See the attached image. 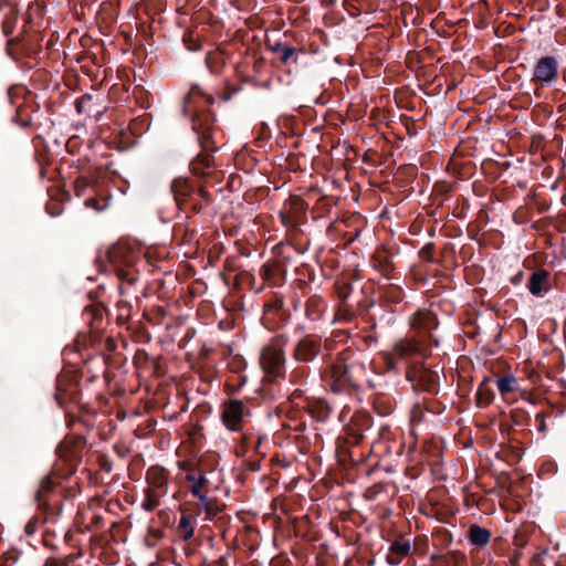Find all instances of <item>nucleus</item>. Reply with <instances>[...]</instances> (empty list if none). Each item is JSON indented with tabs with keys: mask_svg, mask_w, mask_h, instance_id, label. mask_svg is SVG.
I'll return each instance as SVG.
<instances>
[{
	"mask_svg": "<svg viewBox=\"0 0 566 566\" xmlns=\"http://www.w3.org/2000/svg\"><path fill=\"white\" fill-rule=\"evenodd\" d=\"M214 104V97L199 85H193L186 99L185 112L191 115L192 129L198 134L202 151L190 163V171L200 178H208L213 174V158L210 154L216 146L214 115L210 107Z\"/></svg>",
	"mask_w": 566,
	"mask_h": 566,
	"instance_id": "f257e3e1",
	"label": "nucleus"
},
{
	"mask_svg": "<svg viewBox=\"0 0 566 566\" xmlns=\"http://www.w3.org/2000/svg\"><path fill=\"white\" fill-rule=\"evenodd\" d=\"M361 354L350 348L343 350L322 373V379L327 388L335 394L349 391L358 387L365 375Z\"/></svg>",
	"mask_w": 566,
	"mask_h": 566,
	"instance_id": "f03ea898",
	"label": "nucleus"
},
{
	"mask_svg": "<svg viewBox=\"0 0 566 566\" xmlns=\"http://www.w3.org/2000/svg\"><path fill=\"white\" fill-rule=\"evenodd\" d=\"M287 338L276 335L263 346L260 354V366L270 381L283 378L285 375V347Z\"/></svg>",
	"mask_w": 566,
	"mask_h": 566,
	"instance_id": "7ed1b4c3",
	"label": "nucleus"
},
{
	"mask_svg": "<svg viewBox=\"0 0 566 566\" xmlns=\"http://www.w3.org/2000/svg\"><path fill=\"white\" fill-rule=\"evenodd\" d=\"M107 259L113 265L114 271L122 284L133 285L138 273L134 269V264L138 259V252L127 242H118L107 251Z\"/></svg>",
	"mask_w": 566,
	"mask_h": 566,
	"instance_id": "20e7f679",
	"label": "nucleus"
},
{
	"mask_svg": "<svg viewBox=\"0 0 566 566\" xmlns=\"http://www.w3.org/2000/svg\"><path fill=\"white\" fill-rule=\"evenodd\" d=\"M145 481L142 507L147 512H153L159 507L161 499L168 493L170 474L161 465H151L146 471Z\"/></svg>",
	"mask_w": 566,
	"mask_h": 566,
	"instance_id": "39448f33",
	"label": "nucleus"
},
{
	"mask_svg": "<svg viewBox=\"0 0 566 566\" xmlns=\"http://www.w3.org/2000/svg\"><path fill=\"white\" fill-rule=\"evenodd\" d=\"M67 168L69 166L66 164H62L57 167L56 170L60 179L56 180L49 190L50 199L46 203V211L53 217L60 216L63 212L65 205L70 201V195L66 189V177L64 175V172H67Z\"/></svg>",
	"mask_w": 566,
	"mask_h": 566,
	"instance_id": "423d86ee",
	"label": "nucleus"
},
{
	"mask_svg": "<svg viewBox=\"0 0 566 566\" xmlns=\"http://www.w3.org/2000/svg\"><path fill=\"white\" fill-rule=\"evenodd\" d=\"M427 356L426 346L413 338L400 339L397 342L390 353L387 354V364L390 368L396 367L398 360L409 363L413 358H424Z\"/></svg>",
	"mask_w": 566,
	"mask_h": 566,
	"instance_id": "0eeeda50",
	"label": "nucleus"
},
{
	"mask_svg": "<svg viewBox=\"0 0 566 566\" xmlns=\"http://www.w3.org/2000/svg\"><path fill=\"white\" fill-rule=\"evenodd\" d=\"M558 78V63L554 56H542L535 64L532 83L536 88L551 86Z\"/></svg>",
	"mask_w": 566,
	"mask_h": 566,
	"instance_id": "6e6552de",
	"label": "nucleus"
},
{
	"mask_svg": "<svg viewBox=\"0 0 566 566\" xmlns=\"http://www.w3.org/2000/svg\"><path fill=\"white\" fill-rule=\"evenodd\" d=\"M171 192L180 209L190 207L195 212H199L202 209V203L195 201V190L188 179H175L171 184Z\"/></svg>",
	"mask_w": 566,
	"mask_h": 566,
	"instance_id": "1a4fd4ad",
	"label": "nucleus"
},
{
	"mask_svg": "<svg viewBox=\"0 0 566 566\" xmlns=\"http://www.w3.org/2000/svg\"><path fill=\"white\" fill-rule=\"evenodd\" d=\"M322 340L316 335L303 336L293 349V358L300 363H311L321 353Z\"/></svg>",
	"mask_w": 566,
	"mask_h": 566,
	"instance_id": "9d476101",
	"label": "nucleus"
},
{
	"mask_svg": "<svg viewBox=\"0 0 566 566\" xmlns=\"http://www.w3.org/2000/svg\"><path fill=\"white\" fill-rule=\"evenodd\" d=\"M305 210V201L300 196H291L280 212L282 223L285 227H296L302 222Z\"/></svg>",
	"mask_w": 566,
	"mask_h": 566,
	"instance_id": "9b49d317",
	"label": "nucleus"
},
{
	"mask_svg": "<svg viewBox=\"0 0 566 566\" xmlns=\"http://www.w3.org/2000/svg\"><path fill=\"white\" fill-rule=\"evenodd\" d=\"M248 413L249 411L242 401L231 399L223 405L222 421L229 430L239 431L243 417Z\"/></svg>",
	"mask_w": 566,
	"mask_h": 566,
	"instance_id": "f8f14e48",
	"label": "nucleus"
},
{
	"mask_svg": "<svg viewBox=\"0 0 566 566\" xmlns=\"http://www.w3.org/2000/svg\"><path fill=\"white\" fill-rule=\"evenodd\" d=\"M410 326L419 334H428L429 339L432 340L434 345H438V342L431 334V331L438 326L437 316L432 312L428 310L418 311L410 317Z\"/></svg>",
	"mask_w": 566,
	"mask_h": 566,
	"instance_id": "ddd939ff",
	"label": "nucleus"
},
{
	"mask_svg": "<svg viewBox=\"0 0 566 566\" xmlns=\"http://www.w3.org/2000/svg\"><path fill=\"white\" fill-rule=\"evenodd\" d=\"M406 375L410 381H417L418 386L423 390H436L439 380V376L436 371L429 370L422 366L420 368L408 367Z\"/></svg>",
	"mask_w": 566,
	"mask_h": 566,
	"instance_id": "4468645a",
	"label": "nucleus"
},
{
	"mask_svg": "<svg viewBox=\"0 0 566 566\" xmlns=\"http://www.w3.org/2000/svg\"><path fill=\"white\" fill-rule=\"evenodd\" d=\"M371 427V419L366 413H355L350 423L347 426L346 431L350 442L354 444L360 443L364 432Z\"/></svg>",
	"mask_w": 566,
	"mask_h": 566,
	"instance_id": "2eb2a0df",
	"label": "nucleus"
},
{
	"mask_svg": "<svg viewBox=\"0 0 566 566\" xmlns=\"http://www.w3.org/2000/svg\"><path fill=\"white\" fill-rule=\"evenodd\" d=\"M99 95H83L76 101V111L78 114H85L90 118L97 119L104 112V107L99 103Z\"/></svg>",
	"mask_w": 566,
	"mask_h": 566,
	"instance_id": "dca6fc26",
	"label": "nucleus"
},
{
	"mask_svg": "<svg viewBox=\"0 0 566 566\" xmlns=\"http://www.w3.org/2000/svg\"><path fill=\"white\" fill-rule=\"evenodd\" d=\"M527 289L534 296L542 297L551 290V274L546 270L533 272L527 282Z\"/></svg>",
	"mask_w": 566,
	"mask_h": 566,
	"instance_id": "f3484780",
	"label": "nucleus"
},
{
	"mask_svg": "<svg viewBox=\"0 0 566 566\" xmlns=\"http://www.w3.org/2000/svg\"><path fill=\"white\" fill-rule=\"evenodd\" d=\"M496 388L501 395L502 400L511 405L516 401V398H513L512 395L520 390V381L514 375L505 374L497 377Z\"/></svg>",
	"mask_w": 566,
	"mask_h": 566,
	"instance_id": "a211bd4d",
	"label": "nucleus"
},
{
	"mask_svg": "<svg viewBox=\"0 0 566 566\" xmlns=\"http://www.w3.org/2000/svg\"><path fill=\"white\" fill-rule=\"evenodd\" d=\"M411 545L409 541H395L389 547L386 560L390 565H398L410 554Z\"/></svg>",
	"mask_w": 566,
	"mask_h": 566,
	"instance_id": "6ab92c4d",
	"label": "nucleus"
},
{
	"mask_svg": "<svg viewBox=\"0 0 566 566\" xmlns=\"http://www.w3.org/2000/svg\"><path fill=\"white\" fill-rule=\"evenodd\" d=\"M55 475L45 476L42 479L39 490L35 493V501L40 507L48 505V495L57 488Z\"/></svg>",
	"mask_w": 566,
	"mask_h": 566,
	"instance_id": "aec40b11",
	"label": "nucleus"
},
{
	"mask_svg": "<svg viewBox=\"0 0 566 566\" xmlns=\"http://www.w3.org/2000/svg\"><path fill=\"white\" fill-rule=\"evenodd\" d=\"M263 438L261 436H254L253 433H243L241 438V444L237 449V453L239 455H247V453L251 450H253L256 453H262L261 446H262Z\"/></svg>",
	"mask_w": 566,
	"mask_h": 566,
	"instance_id": "412c9836",
	"label": "nucleus"
},
{
	"mask_svg": "<svg viewBox=\"0 0 566 566\" xmlns=\"http://www.w3.org/2000/svg\"><path fill=\"white\" fill-rule=\"evenodd\" d=\"M494 391L491 387V379L484 378L478 387L475 399L479 408H485L490 406L494 400Z\"/></svg>",
	"mask_w": 566,
	"mask_h": 566,
	"instance_id": "4be33fe9",
	"label": "nucleus"
},
{
	"mask_svg": "<svg viewBox=\"0 0 566 566\" xmlns=\"http://www.w3.org/2000/svg\"><path fill=\"white\" fill-rule=\"evenodd\" d=\"M304 408L318 421H324L331 412L328 403L323 399H308Z\"/></svg>",
	"mask_w": 566,
	"mask_h": 566,
	"instance_id": "5701e85b",
	"label": "nucleus"
},
{
	"mask_svg": "<svg viewBox=\"0 0 566 566\" xmlns=\"http://www.w3.org/2000/svg\"><path fill=\"white\" fill-rule=\"evenodd\" d=\"M197 510L198 514L205 513L207 518H213L221 511L218 501L213 497H209L206 494L197 496Z\"/></svg>",
	"mask_w": 566,
	"mask_h": 566,
	"instance_id": "b1692460",
	"label": "nucleus"
},
{
	"mask_svg": "<svg viewBox=\"0 0 566 566\" xmlns=\"http://www.w3.org/2000/svg\"><path fill=\"white\" fill-rule=\"evenodd\" d=\"M327 308V304L321 296H311L306 302V316L311 321L319 319Z\"/></svg>",
	"mask_w": 566,
	"mask_h": 566,
	"instance_id": "393cba45",
	"label": "nucleus"
},
{
	"mask_svg": "<svg viewBox=\"0 0 566 566\" xmlns=\"http://www.w3.org/2000/svg\"><path fill=\"white\" fill-rule=\"evenodd\" d=\"M371 263L373 266L386 277H389L395 269L391 258L385 251L377 252L374 255Z\"/></svg>",
	"mask_w": 566,
	"mask_h": 566,
	"instance_id": "a878e982",
	"label": "nucleus"
},
{
	"mask_svg": "<svg viewBox=\"0 0 566 566\" xmlns=\"http://www.w3.org/2000/svg\"><path fill=\"white\" fill-rule=\"evenodd\" d=\"M186 480L190 483V492L193 496L206 494L205 488L208 483L206 475L199 471L188 472Z\"/></svg>",
	"mask_w": 566,
	"mask_h": 566,
	"instance_id": "bb28decb",
	"label": "nucleus"
},
{
	"mask_svg": "<svg viewBox=\"0 0 566 566\" xmlns=\"http://www.w3.org/2000/svg\"><path fill=\"white\" fill-rule=\"evenodd\" d=\"M468 537L471 544L483 547L489 544L491 539V533L484 527L472 525L469 528Z\"/></svg>",
	"mask_w": 566,
	"mask_h": 566,
	"instance_id": "cd10ccee",
	"label": "nucleus"
},
{
	"mask_svg": "<svg viewBox=\"0 0 566 566\" xmlns=\"http://www.w3.org/2000/svg\"><path fill=\"white\" fill-rule=\"evenodd\" d=\"M55 399L62 408H64L69 401V378L65 373H62L57 377Z\"/></svg>",
	"mask_w": 566,
	"mask_h": 566,
	"instance_id": "c85d7f7f",
	"label": "nucleus"
},
{
	"mask_svg": "<svg viewBox=\"0 0 566 566\" xmlns=\"http://www.w3.org/2000/svg\"><path fill=\"white\" fill-rule=\"evenodd\" d=\"M196 517L191 514L182 513L178 523V531L184 539H190L195 533Z\"/></svg>",
	"mask_w": 566,
	"mask_h": 566,
	"instance_id": "c756f323",
	"label": "nucleus"
},
{
	"mask_svg": "<svg viewBox=\"0 0 566 566\" xmlns=\"http://www.w3.org/2000/svg\"><path fill=\"white\" fill-rule=\"evenodd\" d=\"M85 206L93 208L96 211H103L108 206V199L107 198H88L85 200Z\"/></svg>",
	"mask_w": 566,
	"mask_h": 566,
	"instance_id": "7c9ffc66",
	"label": "nucleus"
},
{
	"mask_svg": "<svg viewBox=\"0 0 566 566\" xmlns=\"http://www.w3.org/2000/svg\"><path fill=\"white\" fill-rule=\"evenodd\" d=\"M307 377V369L305 367H296L290 374V381L292 384H303Z\"/></svg>",
	"mask_w": 566,
	"mask_h": 566,
	"instance_id": "2f4dec72",
	"label": "nucleus"
},
{
	"mask_svg": "<svg viewBox=\"0 0 566 566\" xmlns=\"http://www.w3.org/2000/svg\"><path fill=\"white\" fill-rule=\"evenodd\" d=\"M524 418H525V413L522 410H512L511 411V419L514 424L522 426Z\"/></svg>",
	"mask_w": 566,
	"mask_h": 566,
	"instance_id": "473e14b6",
	"label": "nucleus"
},
{
	"mask_svg": "<svg viewBox=\"0 0 566 566\" xmlns=\"http://www.w3.org/2000/svg\"><path fill=\"white\" fill-rule=\"evenodd\" d=\"M178 468L181 471H185L186 474H188V472H197L198 471V470H196L193 462H191L189 460L179 461Z\"/></svg>",
	"mask_w": 566,
	"mask_h": 566,
	"instance_id": "72a5a7b5",
	"label": "nucleus"
},
{
	"mask_svg": "<svg viewBox=\"0 0 566 566\" xmlns=\"http://www.w3.org/2000/svg\"><path fill=\"white\" fill-rule=\"evenodd\" d=\"M522 551L521 549H514L513 553L510 556V565L511 566H520V560L522 558Z\"/></svg>",
	"mask_w": 566,
	"mask_h": 566,
	"instance_id": "f704fd0d",
	"label": "nucleus"
},
{
	"mask_svg": "<svg viewBox=\"0 0 566 566\" xmlns=\"http://www.w3.org/2000/svg\"><path fill=\"white\" fill-rule=\"evenodd\" d=\"M56 453L60 458H63L67 460L69 458V446L65 441H63L59 447L56 448Z\"/></svg>",
	"mask_w": 566,
	"mask_h": 566,
	"instance_id": "c9c22d12",
	"label": "nucleus"
},
{
	"mask_svg": "<svg viewBox=\"0 0 566 566\" xmlns=\"http://www.w3.org/2000/svg\"><path fill=\"white\" fill-rule=\"evenodd\" d=\"M197 197L200 198V200L209 202L210 195L209 192L203 188L200 187L197 192H195V201H197Z\"/></svg>",
	"mask_w": 566,
	"mask_h": 566,
	"instance_id": "e433bc0d",
	"label": "nucleus"
},
{
	"mask_svg": "<svg viewBox=\"0 0 566 566\" xmlns=\"http://www.w3.org/2000/svg\"><path fill=\"white\" fill-rule=\"evenodd\" d=\"M294 54V49L291 46H284L282 49L281 60L287 62Z\"/></svg>",
	"mask_w": 566,
	"mask_h": 566,
	"instance_id": "4c0bfd02",
	"label": "nucleus"
},
{
	"mask_svg": "<svg viewBox=\"0 0 566 566\" xmlns=\"http://www.w3.org/2000/svg\"><path fill=\"white\" fill-rule=\"evenodd\" d=\"M536 423H537V430L541 432L546 431V423H545V417L543 413H537L535 417Z\"/></svg>",
	"mask_w": 566,
	"mask_h": 566,
	"instance_id": "58836bf2",
	"label": "nucleus"
},
{
	"mask_svg": "<svg viewBox=\"0 0 566 566\" xmlns=\"http://www.w3.org/2000/svg\"><path fill=\"white\" fill-rule=\"evenodd\" d=\"M220 55L218 53H210L207 55V64L212 72H217V69L212 65L213 62L218 61Z\"/></svg>",
	"mask_w": 566,
	"mask_h": 566,
	"instance_id": "ea45409f",
	"label": "nucleus"
},
{
	"mask_svg": "<svg viewBox=\"0 0 566 566\" xmlns=\"http://www.w3.org/2000/svg\"><path fill=\"white\" fill-rule=\"evenodd\" d=\"M45 566H67V564L59 558H49Z\"/></svg>",
	"mask_w": 566,
	"mask_h": 566,
	"instance_id": "a19ab883",
	"label": "nucleus"
},
{
	"mask_svg": "<svg viewBox=\"0 0 566 566\" xmlns=\"http://www.w3.org/2000/svg\"><path fill=\"white\" fill-rule=\"evenodd\" d=\"M260 275L264 279V280H269L270 276H271V268L266 264L262 265L261 269H260Z\"/></svg>",
	"mask_w": 566,
	"mask_h": 566,
	"instance_id": "79ce46f5",
	"label": "nucleus"
},
{
	"mask_svg": "<svg viewBox=\"0 0 566 566\" xmlns=\"http://www.w3.org/2000/svg\"><path fill=\"white\" fill-rule=\"evenodd\" d=\"M34 527H35V524L34 523H28L27 526H25V532L28 534H32L34 532Z\"/></svg>",
	"mask_w": 566,
	"mask_h": 566,
	"instance_id": "37998d69",
	"label": "nucleus"
},
{
	"mask_svg": "<svg viewBox=\"0 0 566 566\" xmlns=\"http://www.w3.org/2000/svg\"><path fill=\"white\" fill-rule=\"evenodd\" d=\"M230 97H231V95H230L229 93H226V92L220 96V98H221L223 102L229 101V99H230Z\"/></svg>",
	"mask_w": 566,
	"mask_h": 566,
	"instance_id": "c03bdc74",
	"label": "nucleus"
},
{
	"mask_svg": "<svg viewBox=\"0 0 566 566\" xmlns=\"http://www.w3.org/2000/svg\"><path fill=\"white\" fill-rule=\"evenodd\" d=\"M72 444H73V450H74L80 444V439L73 437Z\"/></svg>",
	"mask_w": 566,
	"mask_h": 566,
	"instance_id": "a18cd8bd",
	"label": "nucleus"
},
{
	"mask_svg": "<svg viewBox=\"0 0 566 566\" xmlns=\"http://www.w3.org/2000/svg\"><path fill=\"white\" fill-rule=\"evenodd\" d=\"M66 424L70 426L71 424V418L69 417V415L66 413Z\"/></svg>",
	"mask_w": 566,
	"mask_h": 566,
	"instance_id": "49530a36",
	"label": "nucleus"
},
{
	"mask_svg": "<svg viewBox=\"0 0 566 566\" xmlns=\"http://www.w3.org/2000/svg\"><path fill=\"white\" fill-rule=\"evenodd\" d=\"M426 251H428V248H423V249L421 250V255H422V258H426V256H424Z\"/></svg>",
	"mask_w": 566,
	"mask_h": 566,
	"instance_id": "de8ad7c7",
	"label": "nucleus"
},
{
	"mask_svg": "<svg viewBox=\"0 0 566 566\" xmlns=\"http://www.w3.org/2000/svg\"><path fill=\"white\" fill-rule=\"evenodd\" d=\"M518 281H520V275H518V276H515V277L513 279V283H517Z\"/></svg>",
	"mask_w": 566,
	"mask_h": 566,
	"instance_id": "09e8293b",
	"label": "nucleus"
},
{
	"mask_svg": "<svg viewBox=\"0 0 566 566\" xmlns=\"http://www.w3.org/2000/svg\"><path fill=\"white\" fill-rule=\"evenodd\" d=\"M438 558H439V556H438V555H432V556H431V559H432V560H437Z\"/></svg>",
	"mask_w": 566,
	"mask_h": 566,
	"instance_id": "8fccbe9b",
	"label": "nucleus"
},
{
	"mask_svg": "<svg viewBox=\"0 0 566 566\" xmlns=\"http://www.w3.org/2000/svg\"><path fill=\"white\" fill-rule=\"evenodd\" d=\"M70 142H71V139H67L66 145H65L66 149H69Z\"/></svg>",
	"mask_w": 566,
	"mask_h": 566,
	"instance_id": "3c124183",
	"label": "nucleus"
}]
</instances>
